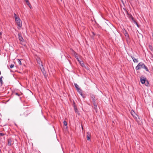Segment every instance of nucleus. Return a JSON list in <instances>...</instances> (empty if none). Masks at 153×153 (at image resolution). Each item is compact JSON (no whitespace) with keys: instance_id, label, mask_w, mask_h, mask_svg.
<instances>
[{"instance_id":"1","label":"nucleus","mask_w":153,"mask_h":153,"mask_svg":"<svg viewBox=\"0 0 153 153\" xmlns=\"http://www.w3.org/2000/svg\"><path fill=\"white\" fill-rule=\"evenodd\" d=\"M141 68H144L148 72H149V70L147 67L146 66L143 62L139 63L135 68L136 70H139Z\"/></svg>"},{"instance_id":"2","label":"nucleus","mask_w":153,"mask_h":153,"mask_svg":"<svg viewBox=\"0 0 153 153\" xmlns=\"http://www.w3.org/2000/svg\"><path fill=\"white\" fill-rule=\"evenodd\" d=\"M16 22L18 26V28L19 29L22 26V22L19 17L16 18Z\"/></svg>"},{"instance_id":"3","label":"nucleus","mask_w":153,"mask_h":153,"mask_svg":"<svg viewBox=\"0 0 153 153\" xmlns=\"http://www.w3.org/2000/svg\"><path fill=\"white\" fill-rule=\"evenodd\" d=\"M140 82L142 84H145V85L148 86L149 84L148 81L144 77L142 76L140 78Z\"/></svg>"},{"instance_id":"4","label":"nucleus","mask_w":153,"mask_h":153,"mask_svg":"<svg viewBox=\"0 0 153 153\" xmlns=\"http://www.w3.org/2000/svg\"><path fill=\"white\" fill-rule=\"evenodd\" d=\"M18 38L19 40L21 42H23L24 41V39L22 36V34L21 33H19L18 35Z\"/></svg>"},{"instance_id":"5","label":"nucleus","mask_w":153,"mask_h":153,"mask_svg":"<svg viewBox=\"0 0 153 153\" xmlns=\"http://www.w3.org/2000/svg\"><path fill=\"white\" fill-rule=\"evenodd\" d=\"M130 20L131 22H133L137 25L138 27H139L136 21L134 19V18L133 16L131 17V20Z\"/></svg>"},{"instance_id":"6","label":"nucleus","mask_w":153,"mask_h":153,"mask_svg":"<svg viewBox=\"0 0 153 153\" xmlns=\"http://www.w3.org/2000/svg\"><path fill=\"white\" fill-rule=\"evenodd\" d=\"M91 133L88 132H87V139L88 140H90Z\"/></svg>"},{"instance_id":"7","label":"nucleus","mask_w":153,"mask_h":153,"mask_svg":"<svg viewBox=\"0 0 153 153\" xmlns=\"http://www.w3.org/2000/svg\"><path fill=\"white\" fill-rule=\"evenodd\" d=\"M124 10H125V11L127 13V15H128V18L130 20H131V18L133 16H132V15L131 14H129V13H128V11H127V10L126 9H125Z\"/></svg>"},{"instance_id":"8","label":"nucleus","mask_w":153,"mask_h":153,"mask_svg":"<svg viewBox=\"0 0 153 153\" xmlns=\"http://www.w3.org/2000/svg\"><path fill=\"white\" fill-rule=\"evenodd\" d=\"M93 103V105H94V109L96 113H97V110H98V108H97V105L96 103V102H94V103Z\"/></svg>"},{"instance_id":"9","label":"nucleus","mask_w":153,"mask_h":153,"mask_svg":"<svg viewBox=\"0 0 153 153\" xmlns=\"http://www.w3.org/2000/svg\"><path fill=\"white\" fill-rule=\"evenodd\" d=\"M91 97L92 99V102L93 103L95 102V96L93 94H91Z\"/></svg>"},{"instance_id":"10","label":"nucleus","mask_w":153,"mask_h":153,"mask_svg":"<svg viewBox=\"0 0 153 153\" xmlns=\"http://www.w3.org/2000/svg\"><path fill=\"white\" fill-rule=\"evenodd\" d=\"M12 139L9 138L7 140V144L9 146H11L12 144Z\"/></svg>"},{"instance_id":"11","label":"nucleus","mask_w":153,"mask_h":153,"mask_svg":"<svg viewBox=\"0 0 153 153\" xmlns=\"http://www.w3.org/2000/svg\"><path fill=\"white\" fill-rule=\"evenodd\" d=\"M44 76H46V73L45 71V70L44 68L43 67H42V68H40Z\"/></svg>"},{"instance_id":"12","label":"nucleus","mask_w":153,"mask_h":153,"mask_svg":"<svg viewBox=\"0 0 153 153\" xmlns=\"http://www.w3.org/2000/svg\"><path fill=\"white\" fill-rule=\"evenodd\" d=\"M131 115L134 117L137 118V117H135L136 114L133 110H132L131 112Z\"/></svg>"},{"instance_id":"13","label":"nucleus","mask_w":153,"mask_h":153,"mask_svg":"<svg viewBox=\"0 0 153 153\" xmlns=\"http://www.w3.org/2000/svg\"><path fill=\"white\" fill-rule=\"evenodd\" d=\"M131 57L133 59V60L134 63H137L138 62V59H135L134 56H131Z\"/></svg>"},{"instance_id":"14","label":"nucleus","mask_w":153,"mask_h":153,"mask_svg":"<svg viewBox=\"0 0 153 153\" xmlns=\"http://www.w3.org/2000/svg\"><path fill=\"white\" fill-rule=\"evenodd\" d=\"M71 51L72 52V54L73 55H74V56H76V55H77V53H76L75 51H74L73 49H71Z\"/></svg>"},{"instance_id":"15","label":"nucleus","mask_w":153,"mask_h":153,"mask_svg":"<svg viewBox=\"0 0 153 153\" xmlns=\"http://www.w3.org/2000/svg\"><path fill=\"white\" fill-rule=\"evenodd\" d=\"M37 63L38 64H39V65H40L41 64L42 66V67H43V65H42V62H41V61L40 60V59H37Z\"/></svg>"},{"instance_id":"16","label":"nucleus","mask_w":153,"mask_h":153,"mask_svg":"<svg viewBox=\"0 0 153 153\" xmlns=\"http://www.w3.org/2000/svg\"><path fill=\"white\" fill-rule=\"evenodd\" d=\"M24 0L26 2L27 5H28V6L30 8V6H31V5L29 2L28 0Z\"/></svg>"},{"instance_id":"17","label":"nucleus","mask_w":153,"mask_h":153,"mask_svg":"<svg viewBox=\"0 0 153 153\" xmlns=\"http://www.w3.org/2000/svg\"><path fill=\"white\" fill-rule=\"evenodd\" d=\"M124 33L126 36L129 37V35L126 31L125 30V31L124 32Z\"/></svg>"},{"instance_id":"18","label":"nucleus","mask_w":153,"mask_h":153,"mask_svg":"<svg viewBox=\"0 0 153 153\" xmlns=\"http://www.w3.org/2000/svg\"><path fill=\"white\" fill-rule=\"evenodd\" d=\"M77 91L79 93V94L80 93L82 94V90L80 88H77Z\"/></svg>"},{"instance_id":"19","label":"nucleus","mask_w":153,"mask_h":153,"mask_svg":"<svg viewBox=\"0 0 153 153\" xmlns=\"http://www.w3.org/2000/svg\"><path fill=\"white\" fill-rule=\"evenodd\" d=\"M3 77L2 76H1L0 77V82L1 84V86H2V85H3V82L2 80V78Z\"/></svg>"},{"instance_id":"20","label":"nucleus","mask_w":153,"mask_h":153,"mask_svg":"<svg viewBox=\"0 0 153 153\" xmlns=\"http://www.w3.org/2000/svg\"><path fill=\"white\" fill-rule=\"evenodd\" d=\"M74 109L75 111V112L76 113L78 114L79 113V111L77 109V107H76L75 108H74Z\"/></svg>"},{"instance_id":"21","label":"nucleus","mask_w":153,"mask_h":153,"mask_svg":"<svg viewBox=\"0 0 153 153\" xmlns=\"http://www.w3.org/2000/svg\"><path fill=\"white\" fill-rule=\"evenodd\" d=\"M74 85L75 88H76V89H77V88H79V86L76 83H74Z\"/></svg>"},{"instance_id":"22","label":"nucleus","mask_w":153,"mask_h":153,"mask_svg":"<svg viewBox=\"0 0 153 153\" xmlns=\"http://www.w3.org/2000/svg\"><path fill=\"white\" fill-rule=\"evenodd\" d=\"M17 61H18V63L19 64V65H22L21 61H20V59H18Z\"/></svg>"},{"instance_id":"23","label":"nucleus","mask_w":153,"mask_h":153,"mask_svg":"<svg viewBox=\"0 0 153 153\" xmlns=\"http://www.w3.org/2000/svg\"><path fill=\"white\" fill-rule=\"evenodd\" d=\"M75 58L79 62H80V61L79 60V58H78V56H77V55H76L75 56Z\"/></svg>"},{"instance_id":"24","label":"nucleus","mask_w":153,"mask_h":153,"mask_svg":"<svg viewBox=\"0 0 153 153\" xmlns=\"http://www.w3.org/2000/svg\"><path fill=\"white\" fill-rule=\"evenodd\" d=\"M81 64V65L82 67H85V64L83 63L82 62H82L81 61L80 62H79Z\"/></svg>"},{"instance_id":"25","label":"nucleus","mask_w":153,"mask_h":153,"mask_svg":"<svg viewBox=\"0 0 153 153\" xmlns=\"http://www.w3.org/2000/svg\"><path fill=\"white\" fill-rule=\"evenodd\" d=\"M149 49L151 51H153V47H152L151 45H149Z\"/></svg>"},{"instance_id":"26","label":"nucleus","mask_w":153,"mask_h":153,"mask_svg":"<svg viewBox=\"0 0 153 153\" xmlns=\"http://www.w3.org/2000/svg\"><path fill=\"white\" fill-rule=\"evenodd\" d=\"M65 126H66L67 125V123L66 121L64 120L63 122Z\"/></svg>"},{"instance_id":"27","label":"nucleus","mask_w":153,"mask_h":153,"mask_svg":"<svg viewBox=\"0 0 153 153\" xmlns=\"http://www.w3.org/2000/svg\"><path fill=\"white\" fill-rule=\"evenodd\" d=\"M10 68H12L14 67V65L13 64H12L10 65Z\"/></svg>"},{"instance_id":"28","label":"nucleus","mask_w":153,"mask_h":153,"mask_svg":"<svg viewBox=\"0 0 153 153\" xmlns=\"http://www.w3.org/2000/svg\"><path fill=\"white\" fill-rule=\"evenodd\" d=\"M14 16L15 17V19H16V18L19 17L17 16L16 15L15 13H14Z\"/></svg>"},{"instance_id":"29","label":"nucleus","mask_w":153,"mask_h":153,"mask_svg":"<svg viewBox=\"0 0 153 153\" xmlns=\"http://www.w3.org/2000/svg\"><path fill=\"white\" fill-rule=\"evenodd\" d=\"M4 135H5V134L3 133H0V136H4Z\"/></svg>"},{"instance_id":"30","label":"nucleus","mask_w":153,"mask_h":153,"mask_svg":"<svg viewBox=\"0 0 153 153\" xmlns=\"http://www.w3.org/2000/svg\"><path fill=\"white\" fill-rule=\"evenodd\" d=\"M80 94L83 98L85 97L84 96V95L83 94L82 92V94H81V93H80Z\"/></svg>"},{"instance_id":"31","label":"nucleus","mask_w":153,"mask_h":153,"mask_svg":"<svg viewBox=\"0 0 153 153\" xmlns=\"http://www.w3.org/2000/svg\"><path fill=\"white\" fill-rule=\"evenodd\" d=\"M73 106L74 108L76 107V105H75V103L74 102H73Z\"/></svg>"},{"instance_id":"32","label":"nucleus","mask_w":153,"mask_h":153,"mask_svg":"<svg viewBox=\"0 0 153 153\" xmlns=\"http://www.w3.org/2000/svg\"><path fill=\"white\" fill-rule=\"evenodd\" d=\"M15 94L16 95H17L18 96H19L20 95V94L17 93H15Z\"/></svg>"},{"instance_id":"33","label":"nucleus","mask_w":153,"mask_h":153,"mask_svg":"<svg viewBox=\"0 0 153 153\" xmlns=\"http://www.w3.org/2000/svg\"><path fill=\"white\" fill-rule=\"evenodd\" d=\"M81 127H82V130H83V126H82V124H81Z\"/></svg>"},{"instance_id":"34","label":"nucleus","mask_w":153,"mask_h":153,"mask_svg":"<svg viewBox=\"0 0 153 153\" xmlns=\"http://www.w3.org/2000/svg\"><path fill=\"white\" fill-rule=\"evenodd\" d=\"M92 33H93L94 35H95V34H94V32H93Z\"/></svg>"},{"instance_id":"35","label":"nucleus","mask_w":153,"mask_h":153,"mask_svg":"<svg viewBox=\"0 0 153 153\" xmlns=\"http://www.w3.org/2000/svg\"><path fill=\"white\" fill-rule=\"evenodd\" d=\"M1 35V33L0 32V36Z\"/></svg>"}]
</instances>
